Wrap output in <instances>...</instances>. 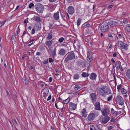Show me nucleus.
Segmentation results:
<instances>
[{
  "mask_svg": "<svg viewBox=\"0 0 130 130\" xmlns=\"http://www.w3.org/2000/svg\"><path fill=\"white\" fill-rule=\"evenodd\" d=\"M98 93L100 94L102 97H105L106 94H110V90L108 87L103 86L98 89Z\"/></svg>",
  "mask_w": 130,
  "mask_h": 130,
  "instance_id": "f257e3e1",
  "label": "nucleus"
},
{
  "mask_svg": "<svg viewBox=\"0 0 130 130\" xmlns=\"http://www.w3.org/2000/svg\"><path fill=\"white\" fill-rule=\"evenodd\" d=\"M64 61L68 62L70 60H72L75 59V56L73 51H71L68 53L65 56Z\"/></svg>",
  "mask_w": 130,
  "mask_h": 130,
  "instance_id": "f03ea898",
  "label": "nucleus"
},
{
  "mask_svg": "<svg viewBox=\"0 0 130 130\" xmlns=\"http://www.w3.org/2000/svg\"><path fill=\"white\" fill-rule=\"evenodd\" d=\"M35 8L37 12L39 13H41L43 11L44 7L41 4L38 3L35 5Z\"/></svg>",
  "mask_w": 130,
  "mask_h": 130,
  "instance_id": "7ed1b4c3",
  "label": "nucleus"
},
{
  "mask_svg": "<svg viewBox=\"0 0 130 130\" xmlns=\"http://www.w3.org/2000/svg\"><path fill=\"white\" fill-rule=\"evenodd\" d=\"M109 27V25L108 23H105L100 27V29L102 32H105L107 30Z\"/></svg>",
  "mask_w": 130,
  "mask_h": 130,
  "instance_id": "20e7f679",
  "label": "nucleus"
},
{
  "mask_svg": "<svg viewBox=\"0 0 130 130\" xmlns=\"http://www.w3.org/2000/svg\"><path fill=\"white\" fill-rule=\"evenodd\" d=\"M116 102L118 104L121 105H123L124 102L123 99L120 95H118L117 96Z\"/></svg>",
  "mask_w": 130,
  "mask_h": 130,
  "instance_id": "39448f33",
  "label": "nucleus"
},
{
  "mask_svg": "<svg viewBox=\"0 0 130 130\" xmlns=\"http://www.w3.org/2000/svg\"><path fill=\"white\" fill-rule=\"evenodd\" d=\"M107 114H103L101 116L102 121L103 123L105 124L110 119V118L107 115Z\"/></svg>",
  "mask_w": 130,
  "mask_h": 130,
  "instance_id": "423d86ee",
  "label": "nucleus"
},
{
  "mask_svg": "<svg viewBox=\"0 0 130 130\" xmlns=\"http://www.w3.org/2000/svg\"><path fill=\"white\" fill-rule=\"evenodd\" d=\"M77 65L79 66L84 67L86 66L85 61L83 60L82 59L80 58L77 59Z\"/></svg>",
  "mask_w": 130,
  "mask_h": 130,
  "instance_id": "0eeeda50",
  "label": "nucleus"
},
{
  "mask_svg": "<svg viewBox=\"0 0 130 130\" xmlns=\"http://www.w3.org/2000/svg\"><path fill=\"white\" fill-rule=\"evenodd\" d=\"M108 25L111 26H116L118 23L117 20H112L109 21L108 22Z\"/></svg>",
  "mask_w": 130,
  "mask_h": 130,
  "instance_id": "6e6552de",
  "label": "nucleus"
},
{
  "mask_svg": "<svg viewBox=\"0 0 130 130\" xmlns=\"http://www.w3.org/2000/svg\"><path fill=\"white\" fill-rule=\"evenodd\" d=\"M92 53L90 50L88 52L87 54V61L88 63H89L92 60Z\"/></svg>",
  "mask_w": 130,
  "mask_h": 130,
  "instance_id": "1a4fd4ad",
  "label": "nucleus"
},
{
  "mask_svg": "<svg viewBox=\"0 0 130 130\" xmlns=\"http://www.w3.org/2000/svg\"><path fill=\"white\" fill-rule=\"evenodd\" d=\"M120 47L121 48L124 49L125 50H127L128 47V45L127 44L121 41L120 42Z\"/></svg>",
  "mask_w": 130,
  "mask_h": 130,
  "instance_id": "9d476101",
  "label": "nucleus"
},
{
  "mask_svg": "<svg viewBox=\"0 0 130 130\" xmlns=\"http://www.w3.org/2000/svg\"><path fill=\"white\" fill-rule=\"evenodd\" d=\"M74 8L72 6H70L68 8V12L70 14H73L74 12Z\"/></svg>",
  "mask_w": 130,
  "mask_h": 130,
  "instance_id": "9b49d317",
  "label": "nucleus"
},
{
  "mask_svg": "<svg viewBox=\"0 0 130 130\" xmlns=\"http://www.w3.org/2000/svg\"><path fill=\"white\" fill-rule=\"evenodd\" d=\"M91 100H92V102L94 103L96 101V96L94 93H92L90 94Z\"/></svg>",
  "mask_w": 130,
  "mask_h": 130,
  "instance_id": "f8f14e48",
  "label": "nucleus"
},
{
  "mask_svg": "<svg viewBox=\"0 0 130 130\" xmlns=\"http://www.w3.org/2000/svg\"><path fill=\"white\" fill-rule=\"evenodd\" d=\"M54 41L53 40H48L46 42V45L48 47H50L53 44Z\"/></svg>",
  "mask_w": 130,
  "mask_h": 130,
  "instance_id": "ddd939ff",
  "label": "nucleus"
},
{
  "mask_svg": "<svg viewBox=\"0 0 130 130\" xmlns=\"http://www.w3.org/2000/svg\"><path fill=\"white\" fill-rule=\"evenodd\" d=\"M76 107V104L72 103L71 102L69 104V108L71 110H74Z\"/></svg>",
  "mask_w": 130,
  "mask_h": 130,
  "instance_id": "4468645a",
  "label": "nucleus"
},
{
  "mask_svg": "<svg viewBox=\"0 0 130 130\" xmlns=\"http://www.w3.org/2000/svg\"><path fill=\"white\" fill-rule=\"evenodd\" d=\"M95 116V114H89L87 117L88 120L90 121H93Z\"/></svg>",
  "mask_w": 130,
  "mask_h": 130,
  "instance_id": "2eb2a0df",
  "label": "nucleus"
},
{
  "mask_svg": "<svg viewBox=\"0 0 130 130\" xmlns=\"http://www.w3.org/2000/svg\"><path fill=\"white\" fill-rule=\"evenodd\" d=\"M66 50L63 48L61 49L59 51L58 54L61 56L64 55L66 53Z\"/></svg>",
  "mask_w": 130,
  "mask_h": 130,
  "instance_id": "dca6fc26",
  "label": "nucleus"
},
{
  "mask_svg": "<svg viewBox=\"0 0 130 130\" xmlns=\"http://www.w3.org/2000/svg\"><path fill=\"white\" fill-rule=\"evenodd\" d=\"M94 106L95 107V109L97 110H101V108L100 106V102L95 103Z\"/></svg>",
  "mask_w": 130,
  "mask_h": 130,
  "instance_id": "f3484780",
  "label": "nucleus"
},
{
  "mask_svg": "<svg viewBox=\"0 0 130 130\" xmlns=\"http://www.w3.org/2000/svg\"><path fill=\"white\" fill-rule=\"evenodd\" d=\"M121 91L123 94L124 95V96L125 98H127L128 95H129V94L127 93V91L124 88L121 90Z\"/></svg>",
  "mask_w": 130,
  "mask_h": 130,
  "instance_id": "a211bd4d",
  "label": "nucleus"
},
{
  "mask_svg": "<svg viewBox=\"0 0 130 130\" xmlns=\"http://www.w3.org/2000/svg\"><path fill=\"white\" fill-rule=\"evenodd\" d=\"M51 32L48 33L46 38L47 40H50L52 38V30L51 31Z\"/></svg>",
  "mask_w": 130,
  "mask_h": 130,
  "instance_id": "6ab92c4d",
  "label": "nucleus"
},
{
  "mask_svg": "<svg viewBox=\"0 0 130 130\" xmlns=\"http://www.w3.org/2000/svg\"><path fill=\"white\" fill-rule=\"evenodd\" d=\"M54 19L55 20H58L59 19V12H57L56 13H55L53 15Z\"/></svg>",
  "mask_w": 130,
  "mask_h": 130,
  "instance_id": "aec40b11",
  "label": "nucleus"
},
{
  "mask_svg": "<svg viewBox=\"0 0 130 130\" xmlns=\"http://www.w3.org/2000/svg\"><path fill=\"white\" fill-rule=\"evenodd\" d=\"M102 114H108L109 112V109L106 108H104L101 110Z\"/></svg>",
  "mask_w": 130,
  "mask_h": 130,
  "instance_id": "412c9836",
  "label": "nucleus"
},
{
  "mask_svg": "<svg viewBox=\"0 0 130 130\" xmlns=\"http://www.w3.org/2000/svg\"><path fill=\"white\" fill-rule=\"evenodd\" d=\"M96 77V74L94 73H92L91 74L90 78L91 79L93 80L95 79Z\"/></svg>",
  "mask_w": 130,
  "mask_h": 130,
  "instance_id": "4be33fe9",
  "label": "nucleus"
},
{
  "mask_svg": "<svg viewBox=\"0 0 130 130\" xmlns=\"http://www.w3.org/2000/svg\"><path fill=\"white\" fill-rule=\"evenodd\" d=\"M34 20L35 21L38 22H41L42 21V20L41 18L37 16H36L35 17Z\"/></svg>",
  "mask_w": 130,
  "mask_h": 130,
  "instance_id": "5701e85b",
  "label": "nucleus"
},
{
  "mask_svg": "<svg viewBox=\"0 0 130 130\" xmlns=\"http://www.w3.org/2000/svg\"><path fill=\"white\" fill-rule=\"evenodd\" d=\"M51 52V55L52 57L54 58L56 55V51L55 47L54 48L53 50Z\"/></svg>",
  "mask_w": 130,
  "mask_h": 130,
  "instance_id": "b1692460",
  "label": "nucleus"
},
{
  "mask_svg": "<svg viewBox=\"0 0 130 130\" xmlns=\"http://www.w3.org/2000/svg\"><path fill=\"white\" fill-rule=\"evenodd\" d=\"M70 100V98H68L66 100H62V104L63 105V104H66L68 103L69 101Z\"/></svg>",
  "mask_w": 130,
  "mask_h": 130,
  "instance_id": "393cba45",
  "label": "nucleus"
},
{
  "mask_svg": "<svg viewBox=\"0 0 130 130\" xmlns=\"http://www.w3.org/2000/svg\"><path fill=\"white\" fill-rule=\"evenodd\" d=\"M126 75L127 77L130 79V69H128L126 73Z\"/></svg>",
  "mask_w": 130,
  "mask_h": 130,
  "instance_id": "a878e982",
  "label": "nucleus"
},
{
  "mask_svg": "<svg viewBox=\"0 0 130 130\" xmlns=\"http://www.w3.org/2000/svg\"><path fill=\"white\" fill-rule=\"evenodd\" d=\"M125 30L128 32H130V24H127L125 28Z\"/></svg>",
  "mask_w": 130,
  "mask_h": 130,
  "instance_id": "bb28decb",
  "label": "nucleus"
},
{
  "mask_svg": "<svg viewBox=\"0 0 130 130\" xmlns=\"http://www.w3.org/2000/svg\"><path fill=\"white\" fill-rule=\"evenodd\" d=\"M115 66L117 69L120 68V64L118 61H117L115 62Z\"/></svg>",
  "mask_w": 130,
  "mask_h": 130,
  "instance_id": "cd10ccee",
  "label": "nucleus"
},
{
  "mask_svg": "<svg viewBox=\"0 0 130 130\" xmlns=\"http://www.w3.org/2000/svg\"><path fill=\"white\" fill-rule=\"evenodd\" d=\"M117 88L118 91L120 92V91H121V90H122L124 88L121 85H120L118 86Z\"/></svg>",
  "mask_w": 130,
  "mask_h": 130,
  "instance_id": "c85d7f7f",
  "label": "nucleus"
},
{
  "mask_svg": "<svg viewBox=\"0 0 130 130\" xmlns=\"http://www.w3.org/2000/svg\"><path fill=\"white\" fill-rule=\"evenodd\" d=\"M81 88V87L77 85H76L74 87V90L76 91H77L78 90H80Z\"/></svg>",
  "mask_w": 130,
  "mask_h": 130,
  "instance_id": "c756f323",
  "label": "nucleus"
},
{
  "mask_svg": "<svg viewBox=\"0 0 130 130\" xmlns=\"http://www.w3.org/2000/svg\"><path fill=\"white\" fill-rule=\"evenodd\" d=\"M79 75L78 74H76L74 75L73 78L74 79H77L79 78Z\"/></svg>",
  "mask_w": 130,
  "mask_h": 130,
  "instance_id": "7c9ffc66",
  "label": "nucleus"
},
{
  "mask_svg": "<svg viewBox=\"0 0 130 130\" xmlns=\"http://www.w3.org/2000/svg\"><path fill=\"white\" fill-rule=\"evenodd\" d=\"M89 75V74L83 72L82 73V76L84 77L88 76Z\"/></svg>",
  "mask_w": 130,
  "mask_h": 130,
  "instance_id": "2f4dec72",
  "label": "nucleus"
},
{
  "mask_svg": "<svg viewBox=\"0 0 130 130\" xmlns=\"http://www.w3.org/2000/svg\"><path fill=\"white\" fill-rule=\"evenodd\" d=\"M83 27H84L86 28H88L90 26V24L89 23L87 24H83Z\"/></svg>",
  "mask_w": 130,
  "mask_h": 130,
  "instance_id": "473e14b6",
  "label": "nucleus"
},
{
  "mask_svg": "<svg viewBox=\"0 0 130 130\" xmlns=\"http://www.w3.org/2000/svg\"><path fill=\"white\" fill-rule=\"evenodd\" d=\"M112 98V95L111 94L107 98V100L108 101H110L111 100Z\"/></svg>",
  "mask_w": 130,
  "mask_h": 130,
  "instance_id": "72a5a7b5",
  "label": "nucleus"
},
{
  "mask_svg": "<svg viewBox=\"0 0 130 130\" xmlns=\"http://www.w3.org/2000/svg\"><path fill=\"white\" fill-rule=\"evenodd\" d=\"M51 15V14L50 13L47 12L46 14L45 15L44 18H47L48 17H50Z\"/></svg>",
  "mask_w": 130,
  "mask_h": 130,
  "instance_id": "f704fd0d",
  "label": "nucleus"
},
{
  "mask_svg": "<svg viewBox=\"0 0 130 130\" xmlns=\"http://www.w3.org/2000/svg\"><path fill=\"white\" fill-rule=\"evenodd\" d=\"M81 19H78L77 21V23L78 26L81 23Z\"/></svg>",
  "mask_w": 130,
  "mask_h": 130,
  "instance_id": "c9c22d12",
  "label": "nucleus"
},
{
  "mask_svg": "<svg viewBox=\"0 0 130 130\" xmlns=\"http://www.w3.org/2000/svg\"><path fill=\"white\" fill-rule=\"evenodd\" d=\"M49 92V90L47 89H45L44 90V92L45 94H47Z\"/></svg>",
  "mask_w": 130,
  "mask_h": 130,
  "instance_id": "e433bc0d",
  "label": "nucleus"
},
{
  "mask_svg": "<svg viewBox=\"0 0 130 130\" xmlns=\"http://www.w3.org/2000/svg\"><path fill=\"white\" fill-rule=\"evenodd\" d=\"M64 40V38L63 37L60 38L58 40V41L60 43L62 42Z\"/></svg>",
  "mask_w": 130,
  "mask_h": 130,
  "instance_id": "4c0bfd02",
  "label": "nucleus"
},
{
  "mask_svg": "<svg viewBox=\"0 0 130 130\" xmlns=\"http://www.w3.org/2000/svg\"><path fill=\"white\" fill-rule=\"evenodd\" d=\"M6 20H5L4 21H0V27L4 24L6 22Z\"/></svg>",
  "mask_w": 130,
  "mask_h": 130,
  "instance_id": "58836bf2",
  "label": "nucleus"
},
{
  "mask_svg": "<svg viewBox=\"0 0 130 130\" xmlns=\"http://www.w3.org/2000/svg\"><path fill=\"white\" fill-rule=\"evenodd\" d=\"M34 6V4L33 3H30L29 5V8H31Z\"/></svg>",
  "mask_w": 130,
  "mask_h": 130,
  "instance_id": "ea45409f",
  "label": "nucleus"
},
{
  "mask_svg": "<svg viewBox=\"0 0 130 130\" xmlns=\"http://www.w3.org/2000/svg\"><path fill=\"white\" fill-rule=\"evenodd\" d=\"M111 111L112 114H116L117 113V112L115 111L112 108L111 109Z\"/></svg>",
  "mask_w": 130,
  "mask_h": 130,
  "instance_id": "a19ab883",
  "label": "nucleus"
},
{
  "mask_svg": "<svg viewBox=\"0 0 130 130\" xmlns=\"http://www.w3.org/2000/svg\"><path fill=\"white\" fill-rule=\"evenodd\" d=\"M82 114H85L86 113H87L86 110L85 108L82 110Z\"/></svg>",
  "mask_w": 130,
  "mask_h": 130,
  "instance_id": "79ce46f5",
  "label": "nucleus"
},
{
  "mask_svg": "<svg viewBox=\"0 0 130 130\" xmlns=\"http://www.w3.org/2000/svg\"><path fill=\"white\" fill-rule=\"evenodd\" d=\"M67 45L68 44L67 43H66L61 44V45L65 46L66 47H68Z\"/></svg>",
  "mask_w": 130,
  "mask_h": 130,
  "instance_id": "37998d69",
  "label": "nucleus"
},
{
  "mask_svg": "<svg viewBox=\"0 0 130 130\" xmlns=\"http://www.w3.org/2000/svg\"><path fill=\"white\" fill-rule=\"evenodd\" d=\"M49 62H54V60L52 58H49Z\"/></svg>",
  "mask_w": 130,
  "mask_h": 130,
  "instance_id": "c03bdc74",
  "label": "nucleus"
},
{
  "mask_svg": "<svg viewBox=\"0 0 130 130\" xmlns=\"http://www.w3.org/2000/svg\"><path fill=\"white\" fill-rule=\"evenodd\" d=\"M110 122H112L113 123H115V122H116L115 120L113 118L111 119V120L110 121Z\"/></svg>",
  "mask_w": 130,
  "mask_h": 130,
  "instance_id": "a18cd8bd",
  "label": "nucleus"
},
{
  "mask_svg": "<svg viewBox=\"0 0 130 130\" xmlns=\"http://www.w3.org/2000/svg\"><path fill=\"white\" fill-rule=\"evenodd\" d=\"M48 62V60H45L43 62V63L44 64H47Z\"/></svg>",
  "mask_w": 130,
  "mask_h": 130,
  "instance_id": "49530a36",
  "label": "nucleus"
},
{
  "mask_svg": "<svg viewBox=\"0 0 130 130\" xmlns=\"http://www.w3.org/2000/svg\"><path fill=\"white\" fill-rule=\"evenodd\" d=\"M96 5H93V11H95V10Z\"/></svg>",
  "mask_w": 130,
  "mask_h": 130,
  "instance_id": "de8ad7c7",
  "label": "nucleus"
},
{
  "mask_svg": "<svg viewBox=\"0 0 130 130\" xmlns=\"http://www.w3.org/2000/svg\"><path fill=\"white\" fill-rule=\"evenodd\" d=\"M113 128V127L112 126H110L108 127V130H111Z\"/></svg>",
  "mask_w": 130,
  "mask_h": 130,
  "instance_id": "09e8293b",
  "label": "nucleus"
},
{
  "mask_svg": "<svg viewBox=\"0 0 130 130\" xmlns=\"http://www.w3.org/2000/svg\"><path fill=\"white\" fill-rule=\"evenodd\" d=\"M48 48H49V50L50 52H51L53 50V47H51V46H50V47H48Z\"/></svg>",
  "mask_w": 130,
  "mask_h": 130,
  "instance_id": "8fccbe9b",
  "label": "nucleus"
},
{
  "mask_svg": "<svg viewBox=\"0 0 130 130\" xmlns=\"http://www.w3.org/2000/svg\"><path fill=\"white\" fill-rule=\"evenodd\" d=\"M108 36L111 38H112L113 37V36L112 34L110 33H108Z\"/></svg>",
  "mask_w": 130,
  "mask_h": 130,
  "instance_id": "3c124183",
  "label": "nucleus"
},
{
  "mask_svg": "<svg viewBox=\"0 0 130 130\" xmlns=\"http://www.w3.org/2000/svg\"><path fill=\"white\" fill-rule=\"evenodd\" d=\"M24 81L25 82V84L27 85L28 84V79H26Z\"/></svg>",
  "mask_w": 130,
  "mask_h": 130,
  "instance_id": "603ef678",
  "label": "nucleus"
},
{
  "mask_svg": "<svg viewBox=\"0 0 130 130\" xmlns=\"http://www.w3.org/2000/svg\"><path fill=\"white\" fill-rule=\"evenodd\" d=\"M51 95H49V96L48 97V98L47 99V101H49V100H50L51 99Z\"/></svg>",
  "mask_w": 130,
  "mask_h": 130,
  "instance_id": "864d4df0",
  "label": "nucleus"
},
{
  "mask_svg": "<svg viewBox=\"0 0 130 130\" xmlns=\"http://www.w3.org/2000/svg\"><path fill=\"white\" fill-rule=\"evenodd\" d=\"M60 104V102H58L57 103H56L55 104V106L57 108H58L57 107V104L59 105Z\"/></svg>",
  "mask_w": 130,
  "mask_h": 130,
  "instance_id": "5fc2aeb1",
  "label": "nucleus"
},
{
  "mask_svg": "<svg viewBox=\"0 0 130 130\" xmlns=\"http://www.w3.org/2000/svg\"><path fill=\"white\" fill-rule=\"evenodd\" d=\"M35 30L34 29H33L31 31V33L32 34H33L35 33Z\"/></svg>",
  "mask_w": 130,
  "mask_h": 130,
  "instance_id": "6e6d98bb",
  "label": "nucleus"
},
{
  "mask_svg": "<svg viewBox=\"0 0 130 130\" xmlns=\"http://www.w3.org/2000/svg\"><path fill=\"white\" fill-rule=\"evenodd\" d=\"M58 100H59V101H61L60 102H61V103L60 102V104L61 103V104H62V100H62L60 97H59V98H58Z\"/></svg>",
  "mask_w": 130,
  "mask_h": 130,
  "instance_id": "4d7b16f0",
  "label": "nucleus"
},
{
  "mask_svg": "<svg viewBox=\"0 0 130 130\" xmlns=\"http://www.w3.org/2000/svg\"><path fill=\"white\" fill-rule=\"evenodd\" d=\"M60 14L62 18H63L65 17V15L64 14H62L61 12L60 13Z\"/></svg>",
  "mask_w": 130,
  "mask_h": 130,
  "instance_id": "13d9d810",
  "label": "nucleus"
},
{
  "mask_svg": "<svg viewBox=\"0 0 130 130\" xmlns=\"http://www.w3.org/2000/svg\"><path fill=\"white\" fill-rule=\"evenodd\" d=\"M15 36L13 35L11 37V39L12 40H13L15 39Z\"/></svg>",
  "mask_w": 130,
  "mask_h": 130,
  "instance_id": "bf43d9fd",
  "label": "nucleus"
},
{
  "mask_svg": "<svg viewBox=\"0 0 130 130\" xmlns=\"http://www.w3.org/2000/svg\"><path fill=\"white\" fill-rule=\"evenodd\" d=\"M41 54V53L39 52H38L36 53V55L37 56H40Z\"/></svg>",
  "mask_w": 130,
  "mask_h": 130,
  "instance_id": "052dcab7",
  "label": "nucleus"
},
{
  "mask_svg": "<svg viewBox=\"0 0 130 130\" xmlns=\"http://www.w3.org/2000/svg\"><path fill=\"white\" fill-rule=\"evenodd\" d=\"M49 27L50 29H51L52 27V25L50 23L49 24Z\"/></svg>",
  "mask_w": 130,
  "mask_h": 130,
  "instance_id": "680f3d73",
  "label": "nucleus"
},
{
  "mask_svg": "<svg viewBox=\"0 0 130 130\" xmlns=\"http://www.w3.org/2000/svg\"><path fill=\"white\" fill-rule=\"evenodd\" d=\"M87 114H82V116L84 117H86Z\"/></svg>",
  "mask_w": 130,
  "mask_h": 130,
  "instance_id": "e2e57ef3",
  "label": "nucleus"
},
{
  "mask_svg": "<svg viewBox=\"0 0 130 130\" xmlns=\"http://www.w3.org/2000/svg\"><path fill=\"white\" fill-rule=\"evenodd\" d=\"M118 35L119 37H121L122 36V34L121 33L118 34Z\"/></svg>",
  "mask_w": 130,
  "mask_h": 130,
  "instance_id": "0e129e2a",
  "label": "nucleus"
},
{
  "mask_svg": "<svg viewBox=\"0 0 130 130\" xmlns=\"http://www.w3.org/2000/svg\"><path fill=\"white\" fill-rule=\"evenodd\" d=\"M117 55V54L116 53H115L113 54V57H116Z\"/></svg>",
  "mask_w": 130,
  "mask_h": 130,
  "instance_id": "69168bd1",
  "label": "nucleus"
},
{
  "mask_svg": "<svg viewBox=\"0 0 130 130\" xmlns=\"http://www.w3.org/2000/svg\"><path fill=\"white\" fill-rule=\"evenodd\" d=\"M113 7V5H110L108 6V7L109 8H112Z\"/></svg>",
  "mask_w": 130,
  "mask_h": 130,
  "instance_id": "338daca9",
  "label": "nucleus"
},
{
  "mask_svg": "<svg viewBox=\"0 0 130 130\" xmlns=\"http://www.w3.org/2000/svg\"><path fill=\"white\" fill-rule=\"evenodd\" d=\"M52 78L51 77L50 78L48 79V80H49V82H51L52 81Z\"/></svg>",
  "mask_w": 130,
  "mask_h": 130,
  "instance_id": "774afa93",
  "label": "nucleus"
}]
</instances>
